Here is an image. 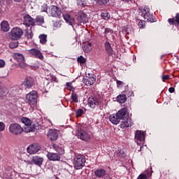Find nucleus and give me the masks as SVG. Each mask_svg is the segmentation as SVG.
<instances>
[{
	"mask_svg": "<svg viewBox=\"0 0 179 179\" xmlns=\"http://www.w3.org/2000/svg\"><path fill=\"white\" fill-rule=\"evenodd\" d=\"M127 108H124L120 109L117 113L116 115H117L118 118H120V121L121 120H124L125 118H127L128 116H127Z\"/></svg>",
	"mask_w": 179,
	"mask_h": 179,
	"instance_id": "412c9836",
	"label": "nucleus"
},
{
	"mask_svg": "<svg viewBox=\"0 0 179 179\" xmlns=\"http://www.w3.org/2000/svg\"><path fill=\"white\" fill-rule=\"evenodd\" d=\"M47 136L50 141H57L58 139V131L54 129H49Z\"/></svg>",
	"mask_w": 179,
	"mask_h": 179,
	"instance_id": "2eb2a0df",
	"label": "nucleus"
},
{
	"mask_svg": "<svg viewBox=\"0 0 179 179\" xmlns=\"http://www.w3.org/2000/svg\"><path fill=\"white\" fill-rule=\"evenodd\" d=\"M83 113H84L83 109L80 108L77 110L76 111V117L77 118H79V117H82V115H83Z\"/></svg>",
	"mask_w": 179,
	"mask_h": 179,
	"instance_id": "58836bf2",
	"label": "nucleus"
},
{
	"mask_svg": "<svg viewBox=\"0 0 179 179\" xmlns=\"http://www.w3.org/2000/svg\"><path fill=\"white\" fill-rule=\"evenodd\" d=\"M169 93H174V92H176V89L173 87H171L169 89Z\"/></svg>",
	"mask_w": 179,
	"mask_h": 179,
	"instance_id": "3c124183",
	"label": "nucleus"
},
{
	"mask_svg": "<svg viewBox=\"0 0 179 179\" xmlns=\"http://www.w3.org/2000/svg\"><path fill=\"white\" fill-rule=\"evenodd\" d=\"M23 83L27 87H31L34 84V78L31 76H27L24 79Z\"/></svg>",
	"mask_w": 179,
	"mask_h": 179,
	"instance_id": "a211bd4d",
	"label": "nucleus"
},
{
	"mask_svg": "<svg viewBox=\"0 0 179 179\" xmlns=\"http://www.w3.org/2000/svg\"><path fill=\"white\" fill-rule=\"evenodd\" d=\"M43 12H47V8H45L44 10H43Z\"/></svg>",
	"mask_w": 179,
	"mask_h": 179,
	"instance_id": "5fc2aeb1",
	"label": "nucleus"
},
{
	"mask_svg": "<svg viewBox=\"0 0 179 179\" xmlns=\"http://www.w3.org/2000/svg\"><path fill=\"white\" fill-rule=\"evenodd\" d=\"M0 160H1V155H0Z\"/></svg>",
	"mask_w": 179,
	"mask_h": 179,
	"instance_id": "6e6d98bb",
	"label": "nucleus"
},
{
	"mask_svg": "<svg viewBox=\"0 0 179 179\" xmlns=\"http://www.w3.org/2000/svg\"><path fill=\"white\" fill-rule=\"evenodd\" d=\"M21 122H22L25 127H29V125H31V124H33L31 120L24 117L21 118Z\"/></svg>",
	"mask_w": 179,
	"mask_h": 179,
	"instance_id": "c756f323",
	"label": "nucleus"
},
{
	"mask_svg": "<svg viewBox=\"0 0 179 179\" xmlns=\"http://www.w3.org/2000/svg\"><path fill=\"white\" fill-rule=\"evenodd\" d=\"M27 37L29 40H31V38H33V33L32 32H30L29 34L27 33Z\"/></svg>",
	"mask_w": 179,
	"mask_h": 179,
	"instance_id": "49530a36",
	"label": "nucleus"
},
{
	"mask_svg": "<svg viewBox=\"0 0 179 179\" xmlns=\"http://www.w3.org/2000/svg\"><path fill=\"white\" fill-rule=\"evenodd\" d=\"M170 79V76L165 75L162 76V80L164 82V80H169Z\"/></svg>",
	"mask_w": 179,
	"mask_h": 179,
	"instance_id": "de8ad7c7",
	"label": "nucleus"
},
{
	"mask_svg": "<svg viewBox=\"0 0 179 179\" xmlns=\"http://www.w3.org/2000/svg\"><path fill=\"white\" fill-rule=\"evenodd\" d=\"M66 86H67V87H71V83H66Z\"/></svg>",
	"mask_w": 179,
	"mask_h": 179,
	"instance_id": "603ef678",
	"label": "nucleus"
},
{
	"mask_svg": "<svg viewBox=\"0 0 179 179\" xmlns=\"http://www.w3.org/2000/svg\"><path fill=\"white\" fill-rule=\"evenodd\" d=\"M41 44H45L47 43V35L43 34L39 36Z\"/></svg>",
	"mask_w": 179,
	"mask_h": 179,
	"instance_id": "c9c22d12",
	"label": "nucleus"
},
{
	"mask_svg": "<svg viewBox=\"0 0 179 179\" xmlns=\"http://www.w3.org/2000/svg\"><path fill=\"white\" fill-rule=\"evenodd\" d=\"M22 36H23V30L19 27H13L11 29L10 31L8 32V36L11 40H20Z\"/></svg>",
	"mask_w": 179,
	"mask_h": 179,
	"instance_id": "7ed1b4c3",
	"label": "nucleus"
},
{
	"mask_svg": "<svg viewBox=\"0 0 179 179\" xmlns=\"http://www.w3.org/2000/svg\"><path fill=\"white\" fill-rule=\"evenodd\" d=\"M135 139L139 141V142H143L145 141V133L142 131H136L135 134Z\"/></svg>",
	"mask_w": 179,
	"mask_h": 179,
	"instance_id": "4be33fe9",
	"label": "nucleus"
},
{
	"mask_svg": "<svg viewBox=\"0 0 179 179\" xmlns=\"http://www.w3.org/2000/svg\"><path fill=\"white\" fill-rule=\"evenodd\" d=\"M85 163H86V158L84 155H76L73 159V164L76 170H80V169L85 167Z\"/></svg>",
	"mask_w": 179,
	"mask_h": 179,
	"instance_id": "20e7f679",
	"label": "nucleus"
},
{
	"mask_svg": "<svg viewBox=\"0 0 179 179\" xmlns=\"http://www.w3.org/2000/svg\"><path fill=\"white\" fill-rule=\"evenodd\" d=\"M23 24L26 27H30V26H34L36 24V20L31 17L29 15H25L23 16Z\"/></svg>",
	"mask_w": 179,
	"mask_h": 179,
	"instance_id": "0eeeda50",
	"label": "nucleus"
},
{
	"mask_svg": "<svg viewBox=\"0 0 179 179\" xmlns=\"http://www.w3.org/2000/svg\"><path fill=\"white\" fill-rule=\"evenodd\" d=\"M41 147L40 145L37 143H34L31 145H29L27 150L29 155H35V153H37L39 150H41Z\"/></svg>",
	"mask_w": 179,
	"mask_h": 179,
	"instance_id": "f8f14e48",
	"label": "nucleus"
},
{
	"mask_svg": "<svg viewBox=\"0 0 179 179\" xmlns=\"http://www.w3.org/2000/svg\"><path fill=\"white\" fill-rule=\"evenodd\" d=\"M5 66V61L0 59V68H3Z\"/></svg>",
	"mask_w": 179,
	"mask_h": 179,
	"instance_id": "09e8293b",
	"label": "nucleus"
},
{
	"mask_svg": "<svg viewBox=\"0 0 179 179\" xmlns=\"http://www.w3.org/2000/svg\"><path fill=\"white\" fill-rule=\"evenodd\" d=\"M109 120L112 124H113V125H118V124H120V122H121L117 113L110 115L109 117Z\"/></svg>",
	"mask_w": 179,
	"mask_h": 179,
	"instance_id": "6ab92c4d",
	"label": "nucleus"
},
{
	"mask_svg": "<svg viewBox=\"0 0 179 179\" xmlns=\"http://www.w3.org/2000/svg\"><path fill=\"white\" fill-rule=\"evenodd\" d=\"M106 173L107 172L106 171V170L103 169H99L94 171V175L96 177V178H103V177L106 176Z\"/></svg>",
	"mask_w": 179,
	"mask_h": 179,
	"instance_id": "393cba45",
	"label": "nucleus"
},
{
	"mask_svg": "<svg viewBox=\"0 0 179 179\" xmlns=\"http://www.w3.org/2000/svg\"><path fill=\"white\" fill-rule=\"evenodd\" d=\"M77 61L80 65L86 64V59L82 55L77 58Z\"/></svg>",
	"mask_w": 179,
	"mask_h": 179,
	"instance_id": "e433bc0d",
	"label": "nucleus"
},
{
	"mask_svg": "<svg viewBox=\"0 0 179 179\" xmlns=\"http://www.w3.org/2000/svg\"><path fill=\"white\" fill-rule=\"evenodd\" d=\"M1 29L3 31H5L6 33L8 32L10 27H9V22L8 21H3L1 23Z\"/></svg>",
	"mask_w": 179,
	"mask_h": 179,
	"instance_id": "a878e982",
	"label": "nucleus"
},
{
	"mask_svg": "<svg viewBox=\"0 0 179 179\" xmlns=\"http://www.w3.org/2000/svg\"><path fill=\"white\" fill-rule=\"evenodd\" d=\"M138 179H148V176L143 173H141L138 176Z\"/></svg>",
	"mask_w": 179,
	"mask_h": 179,
	"instance_id": "c03bdc74",
	"label": "nucleus"
},
{
	"mask_svg": "<svg viewBox=\"0 0 179 179\" xmlns=\"http://www.w3.org/2000/svg\"><path fill=\"white\" fill-rule=\"evenodd\" d=\"M26 102L30 106H35L37 104V92L32 91L27 94Z\"/></svg>",
	"mask_w": 179,
	"mask_h": 179,
	"instance_id": "423d86ee",
	"label": "nucleus"
},
{
	"mask_svg": "<svg viewBox=\"0 0 179 179\" xmlns=\"http://www.w3.org/2000/svg\"><path fill=\"white\" fill-rule=\"evenodd\" d=\"M116 83H117V87L118 88L122 87V85H124V82H122L121 80H116Z\"/></svg>",
	"mask_w": 179,
	"mask_h": 179,
	"instance_id": "79ce46f5",
	"label": "nucleus"
},
{
	"mask_svg": "<svg viewBox=\"0 0 179 179\" xmlns=\"http://www.w3.org/2000/svg\"><path fill=\"white\" fill-rule=\"evenodd\" d=\"M76 4L80 9H83V8L89 6L87 5V1L86 0H76Z\"/></svg>",
	"mask_w": 179,
	"mask_h": 179,
	"instance_id": "bb28decb",
	"label": "nucleus"
},
{
	"mask_svg": "<svg viewBox=\"0 0 179 179\" xmlns=\"http://www.w3.org/2000/svg\"><path fill=\"white\" fill-rule=\"evenodd\" d=\"M51 16L52 17H57L58 19H61V15H62V11H61V8H59L57 6H50V13Z\"/></svg>",
	"mask_w": 179,
	"mask_h": 179,
	"instance_id": "1a4fd4ad",
	"label": "nucleus"
},
{
	"mask_svg": "<svg viewBox=\"0 0 179 179\" xmlns=\"http://www.w3.org/2000/svg\"><path fill=\"white\" fill-rule=\"evenodd\" d=\"M77 20H78L80 23H87V22H89V17H87V14L85 13L83 10L79 11L78 13Z\"/></svg>",
	"mask_w": 179,
	"mask_h": 179,
	"instance_id": "9b49d317",
	"label": "nucleus"
},
{
	"mask_svg": "<svg viewBox=\"0 0 179 179\" xmlns=\"http://www.w3.org/2000/svg\"><path fill=\"white\" fill-rule=\"evenodd\" d=\"M83 82L86 86H92V85H94L96 78L94 77H89L87 78L83 79Z\"/></svg>",
	"mask_w": 179,
	"mask_h": 179,
	"instance_id": "b1692460",
	"label": "nucleus"
},
{
	"mask_svg": "<svg viewBox=\"0 0 179 179\" xmlns=\"http://www.w3.org/2000/svg\"><path fill=\"white\" fill-rule=\"evenodd\" d=\"M101 16L102 19H104L105 20H108V19H110V13L106 11L101 13Z\"/></svg>",
	"mask_w": 179,
	"mask_h": 179,
	"instance_id": "4c0bfd02",
	"label": "nucleus"
},
{
	"mask_svg": "<svg viewBox=\"0 0 179 179\" xmlns=\"http://www.w3.org/2000/svg\"><path fill=\"white\" fill-rule=\"evenodd\" d=\"M9 131L13 134V135H21L23 133V127L17 123L10 124L9 126Z\"/></svg>",
	"mask_w": 179,
	"mask_h": 179,
	"instance_id": "39448f33",
	"label": "nucleus"
},
{
	"mask_svg": "<svg viewBox=\"0 0 179 179\" xmlns=\"http://www.w3.org/2000/svg\"><path fill=\"white\" fill-rule=\"evenodd\" d=\"M46 157H48V160H50V162H59V160H61V155L55 152H48Z\"/></svg>",
	"mask_w": 179,
	"mask_h": 179,
	"instance_id": "ddd939ff",
	"label": "nucleus"
},
{
	"mask_svg": "<svg viewBox=\"0 0 179 179\" xmlns=\"http://www.w3.org/2000/svg\"><path fill=\"white\" fill-rule=\"evenodd\" d=\"M63 17L66 23H69L71 25H72V24L75 22V19L72 17L69 14H64Z\"/></svg>",
	"mask_w": 179,
	"mask_h": 179,
	"instance_id": "cd10ccee",
	"label": "nucleus"
},
{
	"mask_svg": "<svg viewBox=\"0 0 179 179\" xmlns=\"http://www.w3.org/2000/svg\"><path fill=\"white\" fill-rule=\"evenodd\" d=\"M113 29H111L110 28H106L104 33H106V34H108V33H110V34H113Z\"/></svg>",
	"mask_w": 179,
	"mask_h": 179,
	"instance_id": "a18cd8bd",
	"label": "nucleus"
},
{
	"mask_svg": "<svg viewBox=\"0 0 179 179\" xmlns=\"http://www.w3.org/2000/svg\"><path fill=\"white\" fill-rule=\"evenodd\" d=\"M17 45H19V43L17 42H11L9 43V47L10 48H11V50L17 48Z\"/></svg>",
	"mask_w": 179,
	"mask_h": 179,
	"instance_id": "ea45409f",
	"label": "nucleus"
},
{
	"mask_svg": "<svg viewBox=\"0 0 179 179\" xmlns=\"http://www.w3.org/2000/svg\"><path fill=\"white\" fill-rule=\"evenodd\" d=\"M53 149L57 152V155H59V156H62L64 153H65V150H64V147L62 145H58L57 144H54L53 145Z\"/></svg>",
	"mask_w": 179,
	"mask_h": 179,
	"instance_id": "5701e85b",
	"label": "nucleus"
},
{
	"mask_svg": "<svg viewBox=\"0 0 179 179\" xmlns=\"http://www.w3.org/2000/svg\"><path fill=\"white\" fill-rule=\"evenodd\" d=\"M8 94V90L3 86H0V97H3Z\"/></svg>",
	"mask_w": 179,
	"mask_h": 179,
	"instance_id": "72a5a7b5",
	"label": "nucleus"
},
{
	"mask_svg": "<svg viewBox=\"0 0 179 179\" xmlns=\"http://www.w3.org/2000/svg\"><path fill=\"white\" fill-rule=\"evenodd\" d=\"M83 50L85 52H90L92 51V43H88L83 47Z\"/></svg>",
	"mask_w": 179,
	"mask_h": 179,
	"instance_id": "f704fd0d",
	"label": "nucleus"
},
{
	"mask_svg": "<svg viewBox=\"0 0 179 179\" xmlns=\"http://www.w3.org/2000/svg\"><path fill=\"white\" fill-rule=\"evenodd\" d=\"M104 48H105L106 54L109 57H111V55H113V54H114V50H113V48L111 47V43H110V42H108V41L105 42Z\"/></svg>",
	"mask_w": 179,
	"mask_h": 179,
	"instance_id": "dca6fc26",
	"label": "nucleus"
},
{
	"mask_svg": "<svg viewBox=\"0 0 179 179\" xmlns=\"http://www.w3.org/2000/svg\"><path fill=\"white\" fill-rule=\"evenodd\" d=\"M71 100L73 103H79V96L77 95L76 92H73L71 95Z\"/></svg>",
	"mask_w": 179,
	"mask_h": 179,
	"instance_id": "2f4dec72",
	"label": "nucleus"
},
{
	"mask_svg": "<svg viewBox=\"0 0 179 179\" xmlns=\"http://www.w3.org/2000/svg\"><path fill=\"white\" fill-rule=\"evenodd\" d=\"M109 1L110 0H96V2L99 3V5H107Z\"/></svg>",
	"mask_w": 179,
	"mask_h": 179,
	"instance_id": "a19ab883",
	"label": "nucleus"
},
{
	"mask_svg": "<svg viewBox=\"0 0 179 179\" xmlns=\"http://www.w3.org/2000/svg\"><path fill=\"white\" fill-rule=\"evenodd\" d=\"M15 59L18 62H21V63L24 62V56H23V55H22L20 53H16L15 55Z\"/></svg>",
	"mask_w": 179,
	"mask_h": 179,
	"instance_id": "7c9ffc66",
	"label": "nucleus"
},
{
	"mask_svg": "<svg viewBox=\"0 0 179 179\" xmlns=\"http://www.w3.org/2000/svg\"><path fill=\"white\" fill-rule=\"evenodd\" d=\"M22 0H14L15 2H20Z\"/></svg>",
	"mask_w": 179,
	"mask_h": 179,
	"instance_id": "864d4df0",
	"label": "nucleus"
},
{
	"mask_svg": "<svg viewBox=\"0 0 179 179\" xmlns=\"http://www.w3.org/2000/svg\"><path fill=\"white\" fill-rule=\"evenodd\" d=\"M29 52L32 57L35 58H38V59H44V56H43V53L37 49L33 48L29 50Z\"/></svg>",
	"mask_w": 179,
	"mask_h": 179,
	"instance_id": "4468645a",
	"label": "nucleus"
},
{
	"mask_svg": "<svg viewBox=\"0 0 179 179\" xmlns=\"http://www.w3.org/2000/svg\"><path fill=\"white\" fill-rule=\"evenodd\" d=\"M138 15L143 17L144 20H139L138 21V27L140 29L145 28V22H148L150 23H155L157 22L156 17L153 15V14L150 13V8L148 6H145L143 8H141Z\"/></svg>",
	"mask_w": 179,
	"mask_h": 179,
	"instance_id": "f257e3e1",
	"label": "nucleus"
},
{
	"mask_svg": "<svg viewBox=\"0 0 179 179\" xmlns=\"http://www.w3.org/2000/svg\"><path fill=\"white\" fill-rule=\"evenodd\" d=\"M77 136L81 141H85V142H89L91 139L90 134L83 129H80L78 131Z\"/></svg>",
	"mask_w": 179,
	"mask_h": 179,
	"instance_id": "6e6552de",
	"label": "nucleus"
},
{
	"mask_svg": "<svg viewBox=\"0 0 179 179\" xmlns=\"http://www.w3.org/2000/svg\"><path fill=\"white\" fill-rule=\"evenodd\" d=\"M2 131H5V123L0 122V132Z\"/></svg>",
	"mask_w": 179,
	"mask_h": 179,
	"instance_id": "37998d69",
	"label": "nucleus"
},
{
	"mask_svg": "<svg viewBox=\"0 0 179 179\" xmlns=\"http://www.w3.org/2000/svg\"><path fill=\"white\" fill-rule=\"evenodd\" d=\"M88 106L92 109L99 107V108L101 110L104 106V103L100 97L94 96L88 99Z\"/></svg>",
	"mask_w": 179,
	"mask_h": 179,
	"instance_id": "f03ea898",
	"label": "nucleus"
},
{
	"mask_svg": "<svg viewBox=\"0 0 179 179\" xmlns=\"http://www.w3.org/2000/svg\"><path fill=\"white\" fill-rule=\"evenodd\" d=\"M35 20H36L38 26H41V24H43V23H44V17L41 16V15H38V16H36Z\"/></svg>",
	"mask_w": 179,
	"mask_h": 179,
	"instance_id": "473e14b6",
	"label": "nucleus"
},
{
	"mask_svg": "<svg viewBox=\"0 0 179 179\" xmlns=\"http://www.w3.org/2000/svg\"><path fill=\"white\" fill-rule=\"evenodd\" d=\"M124 94H120L119 96H117V101L118 103H120V104H124V103H125V101H127V97H129V96H132V91H124Z\"/></svg>",
	"mask_w": 179,
	"mask_h": 179,
	"instance_id": "9d476101",
	"label": "nucleus"
},
{
	"mask_svg": "<svg viewBox=\"0 0 179 179\" xmlns=\"http://www.w3.org/2000/svg\"><path fill=\"white\" fill-rule=\"evenodd\" d=\"M31 162L34 163V164H36V166L41 167V166H43V162H44V158L39 156H34Z\"/></svg>",
	"mask_w": 179,
	"mask_h": 179,
	"instance_id": "f3484780",
	"label": "nucleus"
},
{
	"mask_svg": "<svg viewBox=\"0 0 179 179\" xmlns=\"http://www.w3.org/2000/svg\"><path fill=\"white\" fill-rule=\"evenodd\" d=\"M55 27H61V22H56L54 23Z\"/></svg>",
	"mask_w": 179,
	"mask_h": 179,
	"instance_id": "8fccbe9b",
	"label": "nucleus"
},
{
	"mask_svg": "<svg viewBox=\"0 0 179 179\" xmlns=\"http://www.w3.org/2000/svg\"><path fill=\"white\" fill-rule=\"evenodd\" d=\"M129 127H132V122L129 121V117H125L124 120H122L120 124V128L124 129V128H128Z\"/></svg>",
	"mask_w": 179,
	"mask_h": 179,
	"instance_id": "aec40b11",
	"label": "nucleus"
},
{
	"mask_svg": "<svg viewBox=\"0 0 179 179\" xmlns=\"http://www.w3.org/2000/svg\"><path fill=\"white\" fill-rule=\"evenodd\" d=\"M36 131V125H29L26 126L24 129V131L28 134V132H34Z\"/></svg>",
	"mask_w": 179,
	"mask_h": 179,
	"instance_id": "c85d7f7f",
	"label": "nucleus"
}]
</instances>
